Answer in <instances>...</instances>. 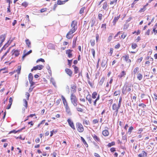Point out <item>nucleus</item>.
Instances as JSON below:
<instances>
[{"label":"nucleus","instance_id":"f257e3e1","mask_svg":"<svg viewBox=\"0 0 157 157\" xmlns=\"http://www.w3.org/2000/svg\"><path fill=\"white\" fill-rule=\"evenodd\" d=\"M77 22L76 21L74 20L72 21L71 24V26L72 27V28L66 35V37L67 38L70 39L72 38L73 36L72 34L76 30L77 28Z\"/></svg>","mask_w":157,"mask_h":157},{"label":"nucleus","instance_id":"f03ea898","mask_svg":"<svg viewBox=\"0 0 157 157\" xmlns=\"http://www.w3.org/2000/svg\"><path fill=\"white\" fill-rule=\"evenodd\" d=\"M70 98L71 103L75 106H76L77 105V99L75 95L74 94H71Z\"/></svg>","mask_w":157,"mask_h":157},{"label":"nucleus","instance_id":"7ed1b4c3","mask_svg":"<svg viewBox=\"0 0 157 157\" xmlns=\"http://www.w3.org/2000/svg\"><path fill=\"white\" fill-rule=\"evenodd\" d=\"M76 126L78 131L80 132H82L83 131L84 128L81 123L79 122L77 123Z\"/></svg>","mask_w":157,"mask_h":157},{"label":"nucleus","instance_id":"20e7f679","mask_svg":"<svg viewBox=\"0 0 157 157\" xmlns=\"http://www.w3.org/2000/svg\"><path fill=\"white\" fill-rule=\"evenodd\" d=\"M71 94H73L75 93L77 90V86L75 83L71 84Z\"/></svg>","mask_w":157,"mask_h":157},{"label":"nucleus","instance_id":"39448f33","mask_svg":"<svg viewBox=\"0 0 157 157\" xmlns=\"http://www.w3.org/2000/svg\"><path fill=\"white\" fill-rule=\"evenodd\" d=\"M108 59L106 58L103 57L101 63V66L102 67H106L107 66V63Z\"/></svg>","mask_w":157,"mask_h":157},{"label":"nucleus","instance_id":"423d86ee","mask_svg":"<svg viewBox=\"0 0 157 157\" xmlns=\"http://www.w3.org/2000/svg\"><path fill=\"white\" fill-rule=\"evenodd\" d=\"M44 67V66L42 65H37L36 66H35L31 69V71H33V70H41Z\"/></svg>","mask_w":157,"mask_h":157},{"label":"nucleus","instance_id":"0eeeda50","mask_svg":"<svg viewBox=\"0 0 157 157\" xmlns=\"http://www.w3.org/2000/svg\"><path fill=\"white\" fill-rule=\"evenodd\" d=\"M67 121L68 122V124L70 127L74 130H75V128L73 122L70 119H68L67 120Z\"/></svg>","mask_w":157,"mask_h":157},{"label":"nucleus","instance_id":"6e6552de","mask_svg":"<svg viewBox=\"0 0 157 157\" xmlns=\"http://www.w3.org/2000/svg\"><path fill=\"white\" fill-rule=\"evenodd\" d=\"M12 55H14L15 57H17L19 55V51L18 50H13L12 51Z\"/></svg>","mask_w":157,"mask_h":157},{"label":"nucleus","instance_id":"1a4fd4ad","mask_svg":"<svg viewBox=\"0 0 157 157\" xmlns=\"http://www.w3.org/2000/svg\"><path fill=\"white\" fill-rule=\"evenodd\" d=\"M65 71L70 77L72 76V72L71 69L68 68H66L65 69Z\"/></svg>","mask_w":157,"mask_h":157},{"label":"nucleus","instance_id":"9d476101","mask_svg":"<svg viewBox=\"0 0 157 157\" xmlns=\"http://www.w3.org/2000/svg\"><path fill=\"white\" fill-rule=\"evenodd\" d=\"M73 50L70 49L67 50L66 51V54H67L69 58L72 57V54L71 52Z\"/></svg>","mask_w":157,"mask_h":157},{"label":"nucleus","instance_id":"9b49d317","mask_svg":"<svg viewBox=\"0 0 157 157\" xmlns=\"http://www.w3.org/2000/svg\"><path fill=\"white\" fill-rule=\"evenodd\" d=\"M147 153H146L144 151H142V153L139 154V157H146L147 156Z\"/></svg>","mask_w":157,"mask_h":157},{"label":"nucleus","instance_id":"f8f14e48","mask_svg":"<svg viewBox=\"0 0 157 157\" xmlns=\"http://www.w3.org/2000/svg\"><path fill=\"white\" fill-rule=\"evenodd\" d=\"M65 108L66 112H67V113L69 115H71V112L70 109L68 105H66Z\"/></svg>","mask_w":157,"mask_h":157},{"label":"nucleus","instance_id":"ddd939ff","mask_svg":"<svg viewBox=\"0 0 157 157\" xmlns=\"http://www.w3.org/2000/svg\"><path fill=\"white\" fill-rule=\"evenodd\" d=\"M139 68L138 67H136L133 70V72L132 73V75H134V77L135 76L136 74L138 72Z\"/></svg>","mask_w":157,"mask_h":157},{"label":"nucleus","instance_id":"4468645a","mask_svg":"<svg viewBox=\"0 0 157 157\" xmlns=\"http://www.w3.org/2000/svg\"><path fill=\"white\" fill-rule=\"evenodd\" d=\"M112 107L113 110H118L120 108V107H119V106H117V105L115 103H114L113 104Z\"/></svg>","mask_w":157,"mask_h":157},{"label":"nucleus","instance_id":"2eb2a0df","mask_svg":"<svg viewBox=\"0 0 157 157\" xmlns=\"http://www.w3.org/2000/svg\"><path fill=\"white\" fill-rule=\"evenodd\" d=\"M6 36L5 34L1 35L0 36V41L3 42L5 40Z\"/></svg>","mask_w":157,"mask_h":157},{"label":"nucleus","instance_id":"dca6fc26","mask_svg":"<svg viewBox=\"0 0 157 157\" xmlns=\"http://www.w3.org/2000/svg\"><path fill=\"white\" fill-rule=\"evenodd\" d=\"M86 99L87 100L90 104H91L92 103L91 102V95L90 94L88 95L86 97Z\"/></svg>","mask_w":157,"mask_h":157},{"label":"nucleus","instance_id":"f3484780","mask_svg":"<svg viewBox=\"0 0 157 157\" xmlns=\"http://www.w3.org/2000/svg\"><path fill=\"white\" fill-rule=\"evenodd\" d=\"M24 103L23 105L25 107V109H27L28 106V102L25 99L23 100Z\"/></svg>","mask_w":157,"mask_h":157},{"label":"nucleus","instance_id":"a211bd4d","mask_svg":"<svg viewBox=\"0 0 157 157\" xmlns=\"http://www.w3.org/2000/svg\"><path fill=\"white\" fill-rule=\"evenodd\" d=\"M109 132L107 130H105L102 131V134L105 136H107L109 135Z\"/></svg>","mask_w":157,"mask_h":157},{"label":"nucleus","instance_id":"6ab92c4d","mask_svg":"<svg viewBox=\"0 0 157 157\" xmlns=\"http://www.w3.org/2000/svg\"><path fill=\"white\" fill-rule=\"evenodd\" d=\"M119 18L120 16L114 17L113 22V23L114 25L115 24L116 22L117 21Z\"/></svg>","mask_w":157,"mask_h":157},{"label":"nucleus","instance_id":"aec40b11","mask_svg":"<svg viewBox=\"0 0 157 157\" xmlns=\"http://www.w3.org/2000/svg\"><path fill=\"white\" fill-rule=\"evenodd\" d=\"M72 67L74 68L75 73L77 74L78 73V67L75 65H73Z\"/></svg>","mask_w":157,"mask_h":157},{"label":"nucleus","instance_id":"412c9836","mask_svg":"<svg viewBox=\"0 0 157 157\" xmlns=\"http://www.w3.org/2000/svg\"><path fill=\"white\" fill-rule=\"evenodd\" d=\"M126 73L124 71H122L118 75V77L120 78H121L122 77L125 75Z\"/></svg>","mask_w":157,"mask_h":157},{"label":"nucleus","instance_id":"4be33fe9","mask_svg":"<svg viewBox=\"0 0 157 157\" xmlns=\"http://www.w3.org/2000/svg\"><path fill=\"white\" fill-rule=\"evenodd\" d=\"M61 98L62 99V100H63V103L64 105H65V104H66V105H68L66 100V99L62 95L61 96Z\"/></svg>","mask_w":157,"mask_h":157},{"label":"nucleus","instance_id":"5701e85b","mask_svg":"<svg viewBox=\"0 0 157 157\" xmlns=\"http://www.w3.org/2000/svg\"><path fill=\"white\" fill-rule=\"evenodd\" d=\"M25 42L26 43V44L28 46V47L29 48H30L31 42L28 39H26L25 40Z\"/></svg>","mask_w":157,"mask_h":157},{"label":"nucleus","instance_id":"b1692460","mask_svg":"<svg viewBox=\"0 0 157 157\" xmlns=\"http://www.w3.org/2000/svg\"><path fill=\"white\" fill-rule=\"evenodd\" d=\"M93 137L94 139V140L97 141H100V139L98 138L96 135H93Z\"/></svg>","mask_w":157,"mask_h":157},{"label":"nucleus","instance_id":"393cba45","mask_svg":"<svg viewBox=\"0 0 157 157\" xmlns=\"http://www.w3.org/2000/svg\"><path fill=\"white\" fill-rule=\"evenodd\" d=\"M81 140L82 141L84 145L86 147H88V145L87 144L86 142V141L82 137H81Z\"/></svg>","mask_w":157,"mask_h":157},{"label":"nucleus","instance_id":"a878e982","mask_svg":"<svg viewBox=\"0 0 157 157\" xmlns=\"http://www.w3.org/2000/svg\"><path fill=\"white\" fill-rule=\"evenodd\" d=\"M143 78L142 75L140 73H138L137 75V78L139 80H141Z\"/></svg>","mask_w":157,"mask_h":157},{"label":"nucleus","instance_id":"bb28decb","mask_svg":"<svg viewBox=\"0 0 157 157\" xmlns=\"http://www.w3.org/2000/svg\"><path fill=\"white\" fill-rule=\"evenodd\" d=\"M65 2L66 1L65 0L61 1L60 0H59L57 1V4L59 5L64 4Z\"/></svg>","mask_w":157,"mask_h":157},{"label":"nucleus","instance_id":"cd10ccee","mask_svg":"<svg viewBox=\"0 0 157 157\" xmlns=\"http://www.w3.org/2000/svg\"><path fill=\"white\" fill-rule=\"evenodd\" d=\"M33 76L32 73H30L29 75V81H32L33 79Z\"/></svg>","mask_w":157,"mask_h":157},{"label":"nucleus","instance_id":"c85d7f7f","mask_svg":"<svg viewBox=\"0 0 157 157\" xmlns=\"http://www.w3.org/2000/svg\"><path fill=\"white\" fill-rule=\"evenodd\" d=\"M21 68V66H20V65L19 66L17 67V69L16 70V71L17 72V73L18 74H20Z\"/></svg>","mask_w":157,"mask_h":157},{"label":"nucleus","instance_id":"c756f323","mask_svg":"<svg viewBox=\"0 0 157 157\" xmlns=\"http://www.w3.org/2000/svg\"><path fill=\"white\" fill-rule=\"evenodd\" d=\"M133 128L132 126L130 127L128 130L127 133L129 135H130L132 130L133 129Z\"/></svg>","mask_w":157,"mask_h":157},{"label":"nucleus","instance_id":"7c9ffc66","mask_svg":"<svg viewBox=\"0 0 157 157\" xmlns=\"http://www.w3.org/2000/svg\"><path fill=\"white\" fill-rule=\"evenodd\" d=\"M76 41L77 37H76L75 39H74L73 41L72 47L73 48H75V47Z\"/></svg>","mask_w":157,"mask_h":157},{"label":"nucleus","instance_id":"2f4dec72","mask_svg":"<svg viewBox=\"0 0 157 157\" xmlns=\"http://www.w3.org/2000/svg\"><path fill=\"white\" fill-rule=\"evenodd\" d=\"M104 80H105L104 77H102L101 78V80L99 82V85L101 86L102 85V84H103Z\"/></svg>","mask_w":157,"mask_h":157},{"label":"nucleus","instance_id":"473e14b6","mask_svg":"<svg viewBox=\"0 0 157 157\" xmlns=\"http://www.w3.org/2000/svg\"><path fill=\"white\" fill-rule=\"evenodd\" d=\"M97 95V93L96 92H94L92 94V98L93 99H95L96 98V96Z\"/></svg>","mask_w":157,"mask_h":157},{"label":"nucleus","instance_id":"72a5a7b5","mask_svg":"<svg viewBox=\"0 0 157 157\" xmlns=\"http://www.w3.org/2000/svg\"><path fill=\"white\" fill-rule=\"evenodd\" d=\"M121 93V91L120 90H117L115 91L114 93V95L116 96L118 95H119Z\"/></svg>","mask_w":157,"mask_h":157},{"label":"nucleus","instance_id":"f704fd0d","mask_svg":"<svg viewBox=\"0 0 157 157\" xmlns=\"http://www.w3.org/2000/svg\"><path fill=\"white\" fill-rule=\"evenodd\" d=\"M107 6V4L106 2H105L103 4V8L104 10H105L106 9V8Z\"/></svg>","mask_w":157,"mask_h":157},{"label":"nucleus","instance_id":"c9c22d12","mask_svg":"<svg viewBox=\"0 0 157 157\" xmlns=\"http://www.w3.org/2000/svg\"><path fill=\"white\" fill-rule=\"evenodd\" d=\"M10 44H9V41L6 43V44L2 48V49H5L6 48L8 47V46Z\"/></svg>","mask_w":157,"mask_h":157},{"label":"nucleus","instance_id":"e433bc0d","mask_svg":"<svg viewBox=\"0 0 157 157\" xmlns=\"http://www.w3.org/2000/svg\"><path fill=\"white\" fill-rule=\"evenodd\" d=\"M137 47V44L135 43H133L132 45V48L133 49H135Z\"/></svg>","mask_w":157,"mask_h":157},{"label":"nucleus","instance_id":"4c0bfd02","mask_svg":"<svg viewBox=\"0 0 157 157\" xmlns=\"http://www.w3.org/2000/svg\"><path fill=\"white\" fill-rule=\"evenodd\" d=\"M115 142H112L111 143H109L108 145V146L109 147H110L112 146H113L115 145Z\"/></svg>","mask_w":157,"mask_h":157},{"label":"nucleus","instance_id":"58836bf2","mask_svg":"<svg viewBox=\"0 0 157 157\" xmlns=\"http://www.w3.org/2000/svg\"><path fill=\"white\" fill-rule=\"evenodd\" d=\"M95 21L94 20H93L90 22L91 27H92L93 26L94 24L95 23Z\"/></svg>","mask_w":157,"mask_h":157},{"label":"nucleus","instance_id":"ea45409f","mask_svg":"<svg viewBox=\"0 0 157 157\" xmlns=\"http://www.w3.org/2000/svg\"><path fill=\"white\" fill-rule=\"evenodd\" d=\"M6 68H4L2 69H0V73L2 71H4L3 72V73H6L8 72V71H6Z\"/></svg>","mask_w":157,"mask_h":157},{"label":"nucleus","instance_id":"a19ab883","mask_svg":"<svg viewBox=\"0 0 157 157\" xmlns=\"http://www.w3.org/2000/svg\"><path fill=\"white\" fill-rule=\"evenodd\" d=\"M146 9L145 6H144L143 8H141L139 12H144Z\"/></svg>","mask_w":157,"mask_h":157},{"label":"nucleus","instance_id":"79ce46f5","mask_svg":"<svg viewBox=\"0 0 157 157\" xmlns=\"http://www.w3.org/2000/svg\"><path fill=\"white\" fill-rule=\"evenodd\" d=\"M123 58H124V60L127 62L128 61V59L129 58L128 56L127 55L124 56Z\"/></svg>","mask_w":157,"mask_h":157},{"label":"nucleus","instance_id":"37998d69","mask_svg":"<svg viewBox=\"0 0 157 157\" xmlns=\"http://www.w3.org/2000/svg\"><path fill=\"white\" fill-rule=\"evenodd\" d=\"M57 132V131L56 130H53L52 131H51V134L50 136H52L53 135V134L54 133H55Z\"/></svg>","mask_w":157,"mask_h":157},{"label":"nucleus","instance_id":"c03bdc74","mask_svg":"<svg viewBox=\"0 0 157 157\" xmlns=\"http://www.w3.org/2000/svg\"><path fill=\"white\" fill-rule=\"evenodd\" d=\"M121 101H122V98L121 97H120L119 98V101L118 104V106H119V107H120L121 105Z\"/></svg>","mask_w":157,"mask_h":157},{"label":"nucleus","instance_id":"a18cd8bd","mask_svg":"<svg viewBox=\"0 0 157 157\" xmlns=\"http://www.w3.org/2000/svg\"><path fill=\"white\" fill-rule=\"evenodd\" d=\"M91 53L92 54V55H93V57L94 58L95 57V54L94 49L93 48L91 49Z\"/></svg>","mask_w":157,"mask_h":157},{"label":"nucleus","instance_id":"49530a36","mask_svg":"<svg viewBox=\"0 0 157 157\" xmlns=\"http://www.w3.org/2000/svg\"><path fill=\"white\" fill-rule=\"evenodd\" d=\"M139 106H141L143 108H144L146 107V105H145V104L144 103H141L140 104L138 105Z\"/></svg>","mask_w":157,"mask_h":157},{"label":"nucleus","instance_id":"de8ad7c7","mask_svg":"<svg viewBox=\"0 0 157 157\" xmlns=\"http://www.w3.org/2000/svg\"><path fill=\"white\" fill-rule=\"evenodd\" d=\"M84 8H82L80 10L79 13L82 14L84 12Z\"/></svg>","mask_w":157,"mask_h":157},{"label":"nucleus","instance_id":"09e8293b","mask_svg":"<svg viewBox=\"0 0 157 157\" xmlns=\"http://www.w3.org/2000/svg\"><path fill=\"white\" fill-rule=\"evenodd\" d=\"M19 132V130H17V131H16L15 130H12L11 131H10V133H16L17 132Z\"/></svg>","mask_w":157,"mask_h":157},{"label":"nucleus","instance_id":"8fccbe9b","mask_svg":"<svg viewBox=\"0 0 157 157\" xmlns=\"http://www.w3.org/2000/svg\"><path fill=\"white\" fill-rule=\"evenodd\" d=\"M89 123V121H87L86 120H84L83 121V123L84 124H86V125H87Z\"/></svg>","mask_w":157,"mask_h":157},{"label":"nucleus","instance_id":"3c124183","mask_svg":"<svg viewBox=\"0 0 157 157\" xmlns=\"http://www.w3.org/2000/svg\"><path fill=\"white\" fill-rule=\"evenodd\" d=\"M90 42L91 43V44L92 46H94V40H90Z\"/></svg>","mask_w":157,"mask_h":157},{"label":"nucleus","instance_id":"603ef678","mask_svg":"<svg viewBox=\"0 0 157 157\" xmlns=\"http://www.w3.org/2000/svg\"><path fill=\"white\" fill-rule=\"evenodd\" d=\"M76 109H77V110L78 111H79V112H82L83 111V109L81 108L77 107V108H76Z\"/></svg>","mask_w":157,"mask_h":157},{"label":"nucleus","instance_id":"864d4df0","mask_svg":"<svg viewBox=\"0 0 157 157\" xmlns=\"http://www.w3.org/2000/svg\"><path fill=\"white\" fill-rule=\"evenodd\" d=\"M40 61H41L42 62H44V59H43L42 58H40V59L37 60L36 61V62L38 63Z\"/></svg>","mask_w":157,"mask_h":157},{"label":"nucleus","instance_id":"5fc2aeb1","mask_svg":"<svg viewBox=\"0 0 157 157\" xmlns=\"http://www.w3.org/2000/svg\"><path fill=\"white\" fill-rule=\"evenodd\" d=\"M102 15L101 14L99 13L98 14V19L100 20H101L102 19Z\"/></svg>","mask_w":157,"mask_h":157},{"label":"nucleus","instance_id":"6e6d98bb","mask_svg":"<svg viewBox=\"0 0 157 157\" xmlns=\"http://www.w3.org/2000/svg\"><path fill=\"white\" fill-rule=\"evenodd\" d=\"M25 95L26 96V97L27 98V100H29V97L30 96L29 94V93H28V92H27V93H26Z\"/></svg>","mask_w":157,"mask_h":157},{"label":"nucleus","instance_id":"4d7b16f0","mask_svg":"<svg viewBox=\"0 0 157 157\" xmlns=\"http://www.w3.org/2000/svg\"><path fill=\"white\" fill-rule=\"evenodd\" d=\"M125 89L128 92L130 91L131 90V89L129 87L126 86Z\"/></svg>","mask_w":157,"mask_h":157},{"label":"nucleus","instance_id":"13d9d810","mask_svg":"<svg viewBox=\"0 0 157 157\" xmlns=\"http://www.w3.org/2000/svg\"><path fill=\"white\" fill-rule=\"evenodd\" d=\"M112 36H110L108 38V42H109L112 39Z\"/></svg>","mask_w":157,"mask_h":157},{"label":"nucleus","instance_id":"bf43d9fd","mask_svg":"<svg viewBox=\"0 0 157 157\" xmlns=\"http://www.w3.org/2000/svg\"><path fill=\"white\" fill-rule=\"evenodd\" d=\"M13 100L11 97H10L9 98V104H11L12 105Z\"/></svg>","mask_w":157,"mask_h":157},{"label":"nucleus","instance_id":"052dcab7","mask_svg":"<svg viewBox=\"0 0 157 157\" xmlns=\"http://www.w3.org/2000/svg\"><path fill=\"white\" fill-rule=\"evenodd\" d=\"M10 5H9L8 6L7 8V12L8 13H10Z\"/></svg>","mask_w":157,"mask_h":157},{"label":"nucleus","instance_id":"680f3d73","mask_svg":"<svg viewBox=\"0 0 157 157\" xmlns=\"http://www.w3.org/2000/svg\"><path fill=\"white\" fill-rule=\"evenodd\" d=\"M30 83L31 84L30 86H33L35 84V82L32 81H29Z\"/></svg>","mask_w":157,"mask_h":157},{"label":"nucleus","instance_id":"e2e57ef3","mask_svg":"<svg viewBox=\"0 0 157 157\" xmlns=\"http://www.w3.org/2000/svg\"><path fill=\"white\" fill-rule=\"evenodd\" d=\"M113 51V49L112 48H111L110 49V52L109 53L110 54V55L111 56L112 54Z\"/></svg>","mask_w":157,"mask_h":157},{"label":"nucleus","instance_id":"0e129e2a","mask_svg":"<svg viewBox=\"0 0 157 157\" xmlns=\"http://www.w3.org/2000/svg\"><path fill=\"white\" fill-rule=\"evenodd\" d=\"M68 65H70V66H71V63H72V60H70L69 59H68Z\"/></svg>","mask_w":157,"mask_h":157},{"label":"nucleus","instance_id":"69168bd1","mask_svg":"<svg viewBox=\"0 0 157 157\" xmlns=\"http://www.w3.org/2000/svg\"><path fill=\"white\" fill-rule=\"evenodd\" d=\"M98 121L97 119L94 120L93 121V122L94 124H96L98 122Z\"/></svg>","mask_w":157,"mask_h":157},{"label":"nucleus","instance_id":"338daca9","mask_svg":"<svg viewBox=\"0 0 157 157\" xmlns=\"http://www.w3.org/2000/svg\"><path fill=\"white\" fill-rule=\"evenodd\" d=\"M120 47V44H117V45H116L115 46V48H118Z\"/></svg>","mask_w":157,"mask_h":157},{"label":"nucleus","instance_id":"774afa93","mask_svg":"<svg viewBox=\"0 0 157 157\" xmlns=\"http://www.w3.org/2000/svg\"><path fill=\"white\" fill-rule=\"evenodd\" d=\"M94 155L95 157H101L98 154L96 153H94Z\"/></svg>","mask_w":157,"mask_h":157}]
</instances>
